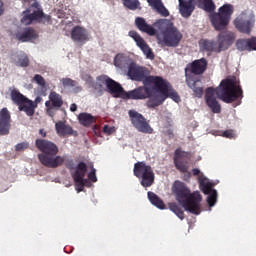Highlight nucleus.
<instances>
[{"mask_svg":"<svg viewBox=\"0 0 256 256\" xmlns=\"http://www.w3.org/2000/svg\"><path fill=\"white\" fill-rule=\"evenodd\" d=\"M19 111H24L26 115L31 117L35 114L36 105L33 104L32 100H29V98H26L19 106Z\"/></svg>","mask_w":256,"mask_h":256,"instance_id":"31","label":"nucleus"},{"mask_svg":"<svg viewBox=\"0 0 256 256\" xmlns=\"http://www.w3.org/2000/svg\"><path fill=\"white\" fill-rule=\"evenodd\" d=\"M70 111H72V113H75V111H77V104H71Z\"/></svg>","mask_w":256,"mask_h":256,"instance_id":"47","label":"nucleus"},{"mask_svg":"<svg viewBox=\"0 0 256 256\" xmlns=\"http://www.w3.org/2000/svg\"><path fill=\"white\" fill-rule=\"evenodd\" d=\"M129 117L133 127H135L139 131V133H153V128L151 127V125H149L147 119H145V117H143L137 111L130 110Z\"/></svg>","mask_w":256,"mask_h":256,"instance_id":"13","label":"nucleus"},{"mask_svg":"<svg viewBox=\"0 0 256 256\" xmlns=\"http://www.w3.org/2000/svg\"><path fill=\"white\" fill-rule=\"evenodd\" d=\"M199 48H200V51H202V53H207V55H210L212 51H214L215 53H219L217 42L213 40H200Z\"/></svg>","mask_w":256,"mask_h":256,"instance_id":"27","label":"nucleus"},{"mask_svg":"<svg viewBox=\"0 0 256 256\" xmlns=\"http://www.w3.org/2000/svg\"><path fill=\"white\" fill-rule=\"evenodd\" d=\"M15 37L20 43H37L39 41V34L33 28H21L16 32Z\"/></svg>","mask_w":256,"mask_h":256,"instance_id":"15","label":"nucleus"},{"mask_svg":"<svg viewBox=\"0 0 256 256\" xmlns=\"http://www.w3.org/2000/svg\"><path fill=\"white\" fill-rule=\"evenodd\" d=\"M24 5L29 8L23 12L21 18L23 25H31L33 21H38L39 23H47V21H49V16L43 13L37 0H24Z\"/></svg>","mask_w":256,"mask_h":256,"instance_id":"7","label":"nucleus"},{"mask_svg":"<svg viewBox=\"0 0 256 256\" xmlns=\"http://www.w3.org/2000/svg\"><path fill=\"white\" fill-rule=\"evenodd\" d=\"M134 61L129 55L120 53L115 56L114 65L117 69H127V67H131Z\"/></svg>","mask_w":256,"mask_h":256,"instance_id":"22","label":"nucleus"},{"mask_svg":"<svg viewBox=\"0 0 256 256\" xmlns=\"http://www.w3.org/2000/svg\"><path fill=\"white\" fill-rule=\"evenodd\" d=\"M78 121L84 127H89L95 121V117L89 113H81L78 116Z\"/></svg>","mask_w":256,"mask_h":256,"instance_id":"35","label":"nucleus"},{"mask_svg":"<svg viewBox=\"0 0 256 256\" xmlns=\"http://www.w3.org/2000/svg\"><path fill=\"white\" fill-rule=\"evenodd\" d=\"M103 132L106 135H112V133H115V127H111V126L105 125L104 128H103Z\"/></svg>","mask_w":256,"mask_h":256,"instance_id":"44","label":"nucleus"},{"mask_svg":"<svg viewBox=\"0 0 256 256\" xmlns=\"http://www.w3.org/2000/svg\"><path fill=\"white\" fill-rule=\"evenodd\" d=\"M9 129H11V115L7 108H3L0 111V135H8Z\"/></svg>","mask_w":256,"mask_h":256,"instance_id":"21","label":"nucleus"},{"mask_svg":"<svg viewBox=\"0 0 256 256\" xmlns=\"http://www.w3.org/2000/svg\"><path fill=\"white\" fill-rule=\"evenodd\" d=\"M124 7L130 9L131 11H135V9H139V0H122Z\"/></svg>","mask_w":256,"mask_h":256,"instance_id":"39","label":"nucleus"},{"mask_svg":"<svg viewBox=\"0 0 256 256\" xmlns=\"http://www.w3.org/2000/svg\"><path fill=\"white\" fill-rule=\"evenodd\" d=\"M41 101H43V98H41L40 96H37L33 102L34 105H36V108H37V105H39V103H41Z\"/></svg>","mask_w":256,"mask_h":256,"instance_id":"46","label":"nucleus"},{"mask_svg":"<svg viewBox=\"0 0 256 256\" xmlns=\"http://www.w3.org/2000/svg\"><path fill=\"white\" fill-rule=\"evenodd\" d=\"M53 89H55V86L51 87L48 100L45 102L46 114L49 117H55L57 111L63 107V96L53 91Z\"/></svg>","mask_w":256,"mask_h":256,"instance_id":"11","label":"nucleus"},{"mask_svg":"<svg viewBox=\"0 0 256 256\" xmlns=\"http://www.w3.org/2000/svg\"><path fill=\"white\" fill-rule=\"evenodd\" d=\"M149 3V6L154 8L157 13H160V15H163V17H168L169 10L165 8L161 0H147Z\"/></svg>","mask_w":256,"mask_h":256,"instance_id":"32","label":"nucleus"},{"mask_svg":"<svg viewBox=\"0 0 256 256\" xmlns=\"http://www.w3.org/2000/svg\"><path fill=\"white\" fill-rule=\"evenodd\" d=\"M253 47H255V48H253ZM250 51H256V43L250 44Z\"/></svg>","mask_w":256,"mask_h":256,"instance_id":"50","label":"nucleus"},{"mask_svg":"<svg viewBox=\"0 0 256 256\" xmlns=\"http://www.w3.org/2000/svg\"><path fill=\"white\" fill-rule=\"evenodd\" d=\"M186 174L184 175V180L185 181H189L190 177H191V172H185Z\"/></svg>","mask_w":256,"mask_h":256,"instance_id":"48","label":"nucleus"},{"mask_svg":"<svg viewBox=\"0 0 256 256\" xmlns=\"http://www.w3.org/2000/svg\"><path fill=\"white\" fill-rule=\"evenodd\" d=\"M82 79L86 81L88 87L95 90L97 93H101V91L107 89L114 97H117L119 89L121 88V84L105 75L99 76L96 83L93 82V78L88 74H82Z\"/></svg>","mask_w":256,"mask_h":256,"instance_id":"6","label":"nucleus"},{"mask_svg":"<svg viewBox=\"0 0 256 256\" xmlns=\"http://www.w3.org/2000/svg\"><path fill=\"white\" fill-rule=\"evenodd\" d=\"M145 81L146 83H152L155 88L149 91L148 87H139L130 92H125L123 87L120 86L116 97L120 99H145L149 97L150 101L148 102V107H159L167 97H170L175 103L181 101L177 92L173 90L169 82L165 79L159 76H149Z\"/></svg>","mask_w":256,"mask_h":256,"instance_id":"1","label":"nucleus"},{"mask_svg":"<svg viewBox=\"0 0 256 256\" xmlns=\"http://www.w3.org/2000/svg\"><path fill=\"white\" fill-rule=\"evenodd\" d=\"M233 41H235V34L233 32H222L218 35V53L221 51H226L229 49L231 45H233Z\"/></svg>","mask_w":256,"mask_h":256,"instance_id":"18","label":"nucleus"},{"mask_svg":"<svg viewBox=\"0 0 256 256\" xmlns=\"http://www.w3.org/2000/svg\"><path fill=\"white\" fill-rule=\"evenodd\" d=\"M129 37H131V39H133V41H135L137 47H139V49H141V51L145 55L146 59H150L151 61H153V59H155V54H153V50H151V47H149V45H147L145 40L143 38H141L140 35L136 31H130Z\"/></svg>","mask_w":256,"mask_h":256,"instance_id":"16","label":"nucleus"},{"mask_svg":"<svg viewBox=\"0 0 256 256\" xmlns=\"http://www.w3.org/2000/svg\"><path fill=\"white\" fill-rule=\"evenodd\" d=\"M135 23L136 27L143 33H147V35H157V28L147 24V21L143 18H136Z\"/></svg>","mask_w":256,"mask_h":256,"instance_id":"28","label":"nucleus"},{"mask_svg":"<svg viewBox=\"0 0 256 256\" xmlns=\"http://www.w3.org/2000/svg\"><path fill=\"white\" fill-rule=\"evenodd\" d=\"M253 23H255V19L251 10L240 13L234 20L235 27L239 29L241 33H249L253 27Z\"/></svg>","mask_w":256,"mask_h":256,"instance_id":"12","label":"nucleus"},{"mask_svg":"<svg viewBox=\"0 0 256 256\" xmlns=\"http://www.w3.org/2000/svg\"><path fill=\"white\" fill-rule=\"evenodd\" d=\"M71 37L77 45H85L89 41V32L81 26H76L71 32Z\"/></svg>","mask_w":256,"mask_h":256,"instance_id":"19","label":"nucleus"},{"mask_svg":"<svg viewBox=\"0 0 256 256\" xmlns=\"http://www.w3.org/2000/svg\"><path fill=\"white\" fill-rule=\"evenodd\" d=\"M233 11V5L224 4L219 8V13L213 14L211 16V22L216 31H222V29L229 25V21H231V15H233Z\"/></svg>","mask_w":256,"mask_h":256,"instance_id":"9","label":"nucleus"},{"mask_svg":"<svg viewBox=\"0 0 256 256\" xmlns=\"http://www.w3.org/2000/svg\"><path fill=\"white\" fill-rule=\"evenodd\" d=\"M172 192L185 211L193 215H199L201 213V194L199 191L191 194V190L187 188L185 183L176 181L172 186Z\"/></svg>","mask_w":256,"mask_h":256,"instance_id":"3","label":"nucleus"},{"mask_svg":"<svg viewBox=\"0 0 256 256\" xmlns=\"http://www.w3.org/2000/svg\"><path fill=\"white\" fill-rule=\"evenodd\" d=\"M205 69H207V60H205V58H201L188 65L186 71H191L195 75H201Z\"/></svg>","mask_w":256,"mask_h":256,"instance_id":"24","label":"nucleus"},{"mask_svg":"<svg viewBox=\"0 0 256 256\" xmlns=\"http://www.w3.org/2000/svg\"><path fill=\"white\" fill-rule=\"evenodd\" d=\"M60 83H62V86L64 89H69L73 93H81L82 88L77 84L76 81L72 80L71 78H62L60 80Z\"/></svg>","mask_w":256,"mask_h":256,"instance_id":"30","label":"nucleus"},{"mask_svg":"<svg viewBox=\"0 0 256 256\" xmlns=\"http://www.w3.org/2000/svg\"><path fill=\"white\" fill-rule=\"evenodd\" d=\"M154 27L157 29V41L160 45L166 47H177L183 39L181 34L173 25V22L168 19H160L154 23Z\"/></svg>","mask_w":256,"mask_h":256,"instance_id":"4","label":"nucleus"},{"mask_svg":"<svg viewBox=\"0 0 256 256\" xmlns=\"http://www.w3.org/2000/svg\"><path fill=\"white\" fill-rule=\"evenodd\" d=\"M189 157V153L183 152L180 149L176 150L174 163L176 168L181 171V173H187L188 166L187 164L181 162V159H187Z\"/></svg>","mask_w":256,"mask_h":256,"instance_id":"25","label":"nucleus"},{"mask_svg":"<svg viewBox=\"0 0 256 256\" xmlns=\"http://www.w3.org/2000/svg\"><path fill=\"white\" fill-rule=\"evenodd\" d=\"M201 5H203L205 11L211 12L215 11V3L213 0H198Z\"/></svg>","mask_w":256,"mask_h":256,"instance_id":"40","label":"nucleus"},{"mask_svg":"<svg viewBox=\"0 0 256 256\" xmlns=\"http://www.w3.org/2000/svg\"><path fill=\"white\" fill-rule=\"evenodd\" d=\"M0 15H3V2L0 0Z\"/></svg>","mask_w":256,"mask_h":256,"instance_id":"51","label":"nucleus"},{"mask_svg":"<svg viewBox=\"0 0 256 256\" xmlns=\"http://www.w3.org/2000/svg\"><path fill=\"white\" fill-rule=\"evenodd\" d=\"M16 151H25L26 149H29V143L27 142H21L15 146Z\"/></svg>","mask_w":256,"mask_h":256,"instance_id":"43","label":"nucleus"},{"mask_svg":"<svg viewBox=\"0 0 256 256\" xmlns=\"http://www.w3.org/2000/svg\"><path fill=\"white\" fill-rule=\"evenodd\" d=\"M148 199L154 207H157L158 209H165V204H163V201L155 193L148 192Z\"/></svg>","mask_w":256,"mask_h":256,"instance_id":"36","label":"nucleus"},{"mask_svg":"<svg viewBox=\"0 0 256 256\" xmlns=\"http://www.w3.org/2000/svg\"><path fill=\"white\" fill-rule=\"evenodd\" d=\"M233 41H235V34L233 32H222L218 35V53L221 51H226L229 49L231 45H233Z\"/></svg>","mask_w":256,"mask_h":256,"instance_id":"17","label":"nucleus"},{"mask_svg":"<svg viewBox=\"0 0 256 256\" xmlns=\"http://www.w3.org/2000/svg\"><path fill=\"white\" fill-rule=\"evenodd\" d=\"M222 137H226V139H235L237 134L233 130H226L222 133Z\"/></svg>","mask_w":256,"mask_h":256,"instance_id":"41","label":"nucleus"},{"mask_svg":"<svg viewBox=\"0 0 256 256\" xmlns=\"http://www.w3.org/2000/svg\"><path fill=\"white\" fill-rule=\"evenodd\" d=\"M128 77H130L132 81H143V79L147 77V69L137 65L134 61L132 65L128 67Z\"/></svg>","mask_w":256,"mask_h":256,"instance_id":"20","label":"nucleus"},{"mask_svg":"<svg viewBox=\"0 0 256 256\" xmlns=\"http://www.w3.org/2000/svg\"><path fill=\"white\" fill-rule=\"evenodd\" d=\"M193 175L198 176L201 191L204 195H208L207 203L209 207H215V203H217V190L213 189L214 184L197 168L193 169Z\"/></svg>","mask_w":256,"mask_h":256,"instance_id":"8","label":"nucleus"},{"mask_svg":"<svg viewBox=\"0 0 256 256\" xmlns=\"http://www.w3.org/2000/svg\"><path fill=\"white\" fill-rule=\"evenodd\" d=\"M88 178L90 179V181H93L95 183V181H97V175L95 174V168L91 169V172L88 174Z\"/></svg>","mask_w":256,"mask_h":256,"instance_id":"45","label":"nucleus"},{"mask_svg":"<svg viewBox=\"0 0 256 256\" xmlns=\"http://www.w3.org/2000/svg\"><path fill=\"white\" fill-rule=\"evenodd\" d=\"M10 61L14 65H17V67H29V58L27 54L22 52L12 53L10 55Z\"/></svg>","mask_w":256,"mask_h":256,"instance_id":"26","label":"nucleus"},{"mask_svg":"<svg viewBox=\"0 0 256 256\" xmlns=\"http://www.w3.org/2000/svg\"><path fill=\"white\" fill-rule=\"evenodd\" d=\"M39 135H41V137H46L47 133H45V130L40 129L39 130Z\"/></svg>","mask_w":256,"mask_h":256,"instance_id":"49","label":"nucleus"},{"mask_svg":"<svg viewBox=\"0 0 256 256\" xmlns=\"http://www.w3.org/2000/svg\"><path fill=\"white\" fill-rule=\"evenodd\" d=\"M188 86L193 88V86H191V84H188Z\"/></svg>","mask_w":256,"mask_h":256,"instance_id":"52","label":"nucleus"},{"mask_svg":"<svg viewBox=\"0 0 256 256\" xmlns=\"http://www.w3.org/2000/svg\"><path fill=\"white\" fill-rule=\"evenodd\" d=\"M251 43H256V38L238 40L236 43L239 51H251Z\"/></svg>","mask_w":256,"mask_h":256,"instance_id":"34","label":"nucleus"},{"mask_svg":"<svg viewBox=\"0 0 256 256\" xmlns=\"http://www.w3.org/2000/svg\"><path fill=\"white\" fill-rule=\"evenodd\" d=\"M169 209H170V211L175 213V215L177 217H179L181 219V221H183L185 219V214L183 213V210L176 203H170Z\"/></svg>","mask_w":256,"mask_h":256,"instance_id":"38","label":"nucleus"},{"mask_svg":"<svg viewBox=\"0 0 256 256\" xmlns=\"http://www.w3.org/2000/svg\"><path fill=\"white\" fill-rule=\"evenodd\" d=\"M72 173L77 193H81L85 186L89 187V180L85 179V173H87V166L85 165V163H79L75 168V171Z\"/></svg>","mask_w":256,"mask_h":256,"instance_id":"14","label":"nucleus"},{"mask_svg":"<svg viewBox=\"0 0 256 256\" xmlns=\"http://www.w3.org/2000/svg\"><path fill=\"white\" fill-rule=\"evenodd\" d=\"M197 83H193V91L196 95V97H202L203 96V88L197 87Z\"/></svg>","mask_w":256,"mask_h":256,"instance_id":"42","label":"nucleus"},{"mask_svg":"<svg viewBox=\"0 0 256 256\" xmlns=\"http://www.w3.org/2000/svg\"><path fill=\"white\" fill-rule=\"evenodd\" d=\"M55 127L58 135H60L61 137H65L67 135H73V128H71V126L69 125H65V123L61 121L57 122L55 124Z\"/></svg>","mask_w":256,"mask_h":256,"instance_id":"33","label":"nucleus"},{"mask_svg":"<svg viewBox=\"0 0 256 256\" xmlns=\"http://www.w3.org/2000/svg\"><path fill=\"white\" fill-rule=\"evenodd\" d=\"M11 99L13 103H16V105H18L19 107L27 99V97L21 94V92H19L18 90L14 89L11 91Z\"/></svg>","mask_w":256,"mask_h":256,"instance_id":"37","label":"nucleus"},{"mask_svg":"<svg viewBox=\"0 0 256 256\" xmlns=\"http://www.w3.org/2000/svg\"><path fill=\"white\" fill-rule=\"evenodd\" d=\"M32 81L40 87V95H42V97H47V90L51 89L53 86H49L41 74H35L32 78Z\"/></svg>","mask_w":256,"mask_h":256,"instance_id":"29","label":"nucleus"},{"mask_svg":"<svg viewBox=\"0 0 256 256\" xmlns=\"http://www.w3.org/2000/svg\"><path fill=\"white\" fill-rule=\"evenodd\" d=\"M179 1V12L182 17H191L193 11H195V4L193 0H178Z\"/></svg>","mask_w":256,"mask_h":256,"instance_id":"23","label":"nucleus"},{"mask_svg":"<svg viewBox=\"0 0 256 256\" xmlns=\"http://www.w3.org/2000/svg\"><path fill=\"white\" fill-rule=\"evenodd\" d=\"M134 175L141 180L142 187H151L155 181V174L151 166L146 165L143 162H138L134 165Z\"/></svg>","mask_w":256,"mask_h":256,"instance_id":"10","label":"nucleus"},{"mask_svg":"<svg viewBox=\"0 0 256 256\" xmlns=\"http://www.w3.org/2000/svg\"><path fill=\"white\" fill-rule=\"evenodd\" d=\"M35 145L39 151L44 153L38 156L42 165H45L46 167H58V165L63 163L61 156L53 157V155H56L58 151L55 143L49 140L37 139L35 141Z\"/></svg>","mask_w":256,"mask_h":256,"instance_id":"5","label":"nucleus"},{"mask_svg":"<svg viewBox=\"0 0 256 256\" xmlns=\"http://www.w3.org/2000/svg\"><path fill=\"white\" fill-rule=\"evenodd\" d=\"M242 94L243 91L237 83V78L231 76L222 80L216 90L208 88L206 90L205 100L213 113H221V105L217 102V98L224 101V103H233Z\"/></svg>","mask_w":256,"mask_h":256,"instance_id":"2","label":"nucleus"}]
</instances>
